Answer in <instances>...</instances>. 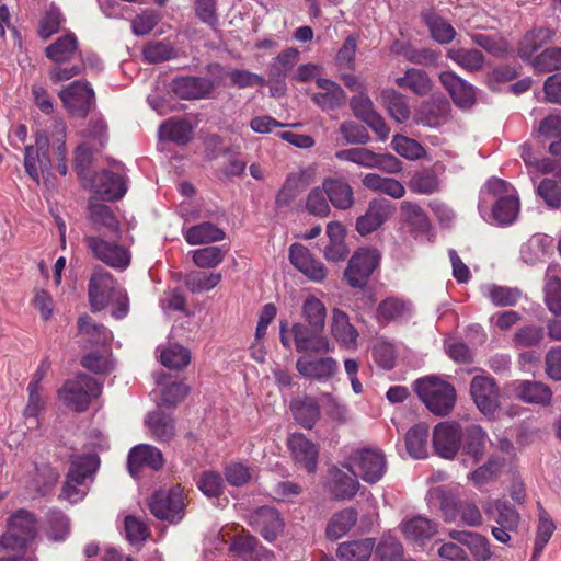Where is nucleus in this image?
Masks as SVG:
<instances>
[{
  "mask_svg": "<svg viewBox=\"0 0 561 561\" xmlns=\"http://www.w3.org/2000/svg\"><path fill=\"white\" fill-rule=\"evenodd\" d=\"M102 392V385L94 378L79 374L76 378L65 382L59 390L60 400L75 411H85L92 398H96Z\"/></svg>",
  "mask_w": 561,
  "mask_h": 561,
  "instance_id": "5",
  "label": "nucleus"
},
{
  "mask_svg": "<svg viewBox=\"0 0 561 561\" xmlns=\"http://www.w3.org/2000/svg\"><path fill=\"white\" fill-rule=\"evenodd\" d=\"M350 461L352 466L356 467L357 476L368 484L377 483L387 472V459L380 449L356 450L350 457Z\"/></svg>",
  "mask_w": 561,
  "mask_h": 561,
  "instance_id": "12",
  "label": "nucleus"
},
{
  "mask_svg": "<svg viewBox=\"0 0 561 561\" xmlns=\"http://www.w3.org/2000/svg\"><path fill=\"white\" fill-rule=\"evenodd\" d=\"M492 207V217L500 225L512 224L519 213V201L515 188L507 182L492 178L480 191V201L478 208L483 216L490 204Z\"/></svg>",
  "mask_w": 561,
  "mask_h": 561,
  "instance_id": "1",
  "label": "nucleus"
},
{
  "mask_svg": "<svg viewBox=\"0 0 561 561\" xmlns=\"http://www.w3.org/2000/svg\"><path fill=\"white\" fill-rule=\"evenodd\" d=\"M290 409L295 420L305 428H312L320 416V408L311 397L297 398L291 401Z\"/></svg>",
  "mask_w": 561,
  "mask_h": 561,
  "instance_id": "39",
  "label": "nucleus"
},
{
  "mask_svg": "<svg viewBox=\"0 0 561 561\" xmlns=\"http://www.w3.org/2000/svg\"><path fill=\"white\" fill-rule=\"evenodd\" d=\"M89 298L93 311H100L112 305V316L115 319H123L129 311L126 290L105 271H96L92 275L89 284Z\"/></svg>",
  "mask_w": 561,
  "mask_h": 561,
  "instance_id": "2",
  "label": "nucleus"
},
{
  "mask_svg": "<svg viewBox=\"0 0 561 561\" xmlns=\"http://www.w3.org/2000/svg\"><path fill=\"white\" fill-rule=\"evenodd\" d=\"M380 100L394 121L403 123L409 119L410 106L402 94L393 89H385L381 92Z\"/></svg>",
  "mask_w": 561,
  "mask_h": 561,
  "instance_id": "44",
  "label": "nucleus"
},
{
  "mask_svg": "<svg viewBox=\"0 0 561 561\" xmlns=\"http://www.w3.org/2000/svg\"><path fill=\"white\" fill-rule=\"evenodd\" d=\"M393 213V206L386 199H373L365 215L358 217L356 230L366 236L377 230Z\"/></svg>",
  "mask_w": 561,
  "mask_h": 561,
  "instance_id": "21",
  "label": "nucleus"
},
{
  "mask_svg": "<svg viewBox=\"0 0 561 561\" xmlns=\"http://www.w3.org/2000/svg\"><path fill=\"white\" fill-rule=\"evenodd\" d=\"M396 83L400 88L410 89L417 95H425L433 88L427 73L420 69H409L403 77L396 79Z\"/></svg>",
  "mask_w": 561,
  "mask_h": 561,
  "instance_id": "50",
  "label": "nucleus"
},
{
  "mask_svg": "<svg viewBox=\"0 0 561 561\" xmlns=\"http://www.w3.org/2000/svg\"><path fill=\"white\" fill-rule=\"evenodd\" d=\"M451 112L450 103L444 96H433L422 103L417 111V118L430 127H438L447 123Z\"/></svg>",
  "mask_w": 561,
  "mask_h": 561,
  "instance_id": "26",
  "label": "nucleus"
},
{
  "mask_svg": "<svg viewBox=\"0 0 561 561\" xmlns=\"http://www.w3.org/2000/svg\"><path fill=\"white\" fill-rule=\"evenodd\" d=\"M325 192L331 204L340 209H347L353 205L352 187L344 181L329 179L323 182Z\"/></svg>",
  "mask_w": 561,
  "mask_h": 561,
  "instance_id": "42",
  "label": "nucleus"
},
{
  "mask_svg": "<svg viewBox=\"0 0 561 561\" xmlns=\"http://www.w3.org/2000/svg\"><path fill=\"white\" fill-rule=\"evenodd\" d=\"M230 550L244 560H260L261 557L256 539L244 529L234 536Z\"/></svg>",
  "mask_w": 561,
  "mask_h": 561,
  "instance_id": "53",
  "label": "nucleus"
},
{
  "mask_svg": "<svg viewBox=\"0 0 561 561\" xmlns=\"http://www.w3.org/2000/svg\"><path fill=\"white\" fill-rule=\"evenodd\" d=\"M414 390L426 408L436 415L448 414L455 405V388L436 377L417 379Z\"/></svg>",
  "mask_w": 561,
  "mask_h": 561,
  "instance_id": "4",
  "label": "nucleus"
},
{
  "mask_svg": "<svg viewBox=\"0 0 561 561\" xmlns=\"http://www.w3.org/2000/svg\"><path fill=\"white\" fill-rule=\"evenodd\" d=\"M298 61V50L288 48L282 51L271 65V76L274 78H284L294 68Z\"/></svg>",
  "mask_w": 561,
  "mask_h": 561,
  "instance_id": "62",
  "label": "nucleus"
},
{
  "mask_svg": "<svg viewBox=\"0 0 561 561\" xmlns=\"http://www.w3.org/2000/svg\"><path fill=\"white\" fill-rule=\"evenodd\" d=\"M344 467L347 468V471L336 467L329 471V490L333 497L339 501L353 499L360 488L357 473L352 470L351 466L344 465Z\"/></svg>",
  "mask_w": 561,
  "mask_h": 561,
  "instance_id": "18",
  "label": "nucleus"
},
{
  "mask_svg": "<svg viewBox=\"0 0 561 561\" xmlns=\"http://www.w3.org/2000/svg\"><path fill=\"white\" fill-rule=\"evenodd\" d=\"M449 538L465 545L476 561H490L493 553L486 537L472 531L450 530Z\"/></svg>",
  "mask_w": 561,
  "mask_h": 561,
  "instance_id": "30",
  "label": "nucleus"
},
{
  "mask_svg": "<svg viewBox=\"0 0 561 561\" xmlns=\"http://www.w3.org/2000/svg\"><path fill=\"white\" fill-rule=\"evenodd\" d=\"M184 238L191 245L211 243L225 238V232L216 225L206 221L192 226L184 231Z\"/></svg>",
  "mask_w": 561,
  "mask_h": 561,
  "instance_id": "41",
  "label": "nucleus"
},
{
  "mask_svg": "<svg viewBox=\"0 0 561 561\" xmlns=\"http://www.w3.org/2000/svg\"><path fill=\"white\" fill-rule=\"evenodd\" d=\"M161 364L170 369H183L191 360L190 351L179 344H170L161 351Z\"/></svg>",
  "mask_w": 561,
  "mask_h": 561,
  "instance_id": "55",
  "label": "nucleus"
},
{
  "mask_svg": "<svg viewBox=\"0 0 561 561\" xmlns=\"http://www.w3.org/2000/svg\"><path fill=\"white\" fill-rule=\"evenodd\" d=\"M98 466L99 459L95 455L76 457L71 461L60 496L71 503L82 500L87 493L84 481L96 470Z\"/></svg>",
  "mask_w": 561,
  "mask_h": 561,
  "instance_id": "8",
  "label": "nucleus"
},
{
  "mask_svg": "<svg viewBox=\"0 0 561 561\" xmlns=\"http://www.w3.org/2000/svg\"><path fill=\"white\" fill-rule=\"evenodd\" d=\"M446 56L470 72L481 70L484 65V56L478 49L451 48Z\"/></svg>",
  "mask_w": 561,
  "mask_h": 561,
  "instance_id": "51",
  "label": "nucleus"
},
{
  "mask_svg": "<svg viewBox=\"0 0 561 561\" xmlns=\"http://www.w3.org/2000/svg\"><path fill=\"white\" fill-rule=\"evenodd\" d=\"M163 463L162 453L157 447L148 444L137 445L128 454L127 465L133 477H136L145 467L159 470Z\"/></svg>",
  "mask_w": 561,
  "mask_h": 561,
  "instance_id": "22",
  "label": "nucleus"
},
{
  "mask_svg": "<svg viewBox=\"0 0 561 561\" xmlns=\"http://www.w3.org/2000/svg\"><path fill=\"white\" fill-rule=\"evenodd\" d=\"M78 330L80 335L91 344L104 345L112 340V333L104 325L94 323L89 316L79 318Z\"/></svg>",
  "mask_w": 561,
  "mask_h": 561,
  "instance_id": "49",
  "label": "nucleus"
},
{
  "mask_svg": "<svg viewBox=\"0 0 561 561\" xmlns=\"http://www.w3.org/2000/svg\"><path fill=\"white\" fill-rule=\"evenodd\" d=\"M92 188L95 194L107 201L119 199L127 191L124 176L110 171L95 174Z\"/></svg>",
  "mask_w": 561,
  "mask_h": 561,
  "instance_id": "27",
  "label": "nucleus"
},
{
  "mask_svg": "<svg viewBox=\"0 0 561 561\" xmlns=\"http://www.w3.org/2000/svg\"><path fill=\"white\" fill-rule=\"evenodd\" d=\"M442 511L444 519L448 523L455 522L457 516L465 525L470 527H478L483 523L480 508L471 501H459L454 506L446 501L442 504Z\"/></svg>",
  "mask_w": 561,
  "mask_h": 561,
  "instance_id": "28",
  "label": "nucleus"
},
{
  "mask_svg": "<svg viewBox=\"0 0 561 561\" xmlns=\"http://www.w3.org/2000/svg\"><path fill=\"white\" fill-rule=\"evenodd\" d=\"M58 95L73 116H87L93 105L94 92L88 82L75 81L62 89Z\"/></svg>",
  "mask_w": 561,
  "mask_h": 561,
  "instance_id": "13",
  "label": "nucleus"
},
{
  "mask_svg": "<svg viewBox=\"0 0 561 561\" xmlns=\"http://www.w3.org/2000/svg\"><path fill=\"white\" fill-rule=\"evenodd\" d=\"M421 19L436 42L439 44H448L454 41L457 34L456 30L433 8L424 9L421 13Z\"/></svg>",
  "mask_w": 561,
  "mask_h": 561,
  "instance_id": "35",
  "label": "nucleus"
},
{
  "mask_svg": "<svg viewBox=\"0 0 561 561\" xmlns=\"http://www.w3.org/2000/svg\"><path fill=\"white\" fill-rule=\"evenodd\" d=\"M428 426L419 423L410 428L405 435V445L408 453L414 458H425L427 456Z\"/></svg>",
  "mask_w": 561,
  "mask_h": 561,
  "instance_id": "46",
  "label": "nucleus"
},
{
  "mask_svg": "<svg viewBox=\"0 0 561 561\" xmlns=\"http://www.w3.org/2000/svg\"><path fill=\"white\" fill-rule=\"evenodd\" d=\"M150 512L159 519L179 523L184 516L186 495L180 485L157 491L149 500Z\"/></svg>",
  "mask_w": 561,
  "mask_h": 561,
  "instance_id": "7",
  "label": "nucleus"
},
{
  "mask_svg": "<svg viewBox=\"0 0 561 561\" xmlns=\"http://www.w3.org/2000/svg\"><path fill=\"white\" fill-rule=\"evenodd\" d=\"M331 334L342 347H357L358 332L350 323L348 316L337 308L332 311Z\"/></svg>",
  "mask_w": 561,
  "mask_h": 561,
  "instance_id": "31",
  "label": "nucleus"
},
{
  "mask_svg": "<svg viewBox=\"0 0 561 561\" xmlns=\"http://www.w3.org/2000/svg\"><path fill=\"white\" fill-rule=\"evenodd\" d=\"M537 194L550 208L561 207V185L552 179H543L537 186Z\"/></svg>",
  "mask_w": 561,
  "mask_h": 561,
  "instance_id": "64",
  "label": "nucleus"
},
{
  "mask_svg": "<svg viewBox=\"0 0 561 561\" xmlns=\"http://www.w3.org/2000/svg\"><path fill=\"white\" fill-rule=\"evenodd\" d=\"M290 263L301 272L309 280L322 283L327 277V268L322 262L317 260L310 251L295 243L289 248Z\"/></svg>",
  "mask_w": 561,
  "mask_h": 561,
  "instance_id": "17",
  "label": "nucleus"
},
{
  "mask_svg": "<svg viewBox=\"0 0 561 561\" xmlns=\"http://www.w3.org/2000/svg\"><path fill=\"white\" fill-rule=\"evenodd\" d=\"M463 438V453L472 457L473 461L477 462L482 459L488 436L486 433L479 425H470L462 432Z\"/></svg>",
  "mask_w": 561,
  "mask_h": 561,
  "instance_id": "40",
  "label": "nucleus"
},
{
  "mask_svg": "<svg viewBox=\"0 0 561 561\" xmlns=\"http://www.w3.org/2000/svg\"><path fill=\"white\" fill-rule=\"evenodd\" d=\"M46 57L54 64L48 76L53 83L68 81L82 71V66L62 67L80 56L79 42L73 33L58 37L45 48Z\"/></svg>",
  "mask_w": 561,
  "mask_h": 561,
  "instance_id": "3",
  "label": "nucleus"
},
{
  "mask_svg": "<svg viewBox=\"0 0 561 561\" xmlns=\"http://www.w3.org/2000/svg\"><path fill=\"white\" fill-rule=\"evenodd\" d=\"M302 323H294L290 329L296 351L299 353L327 354L333 351L329 339Z\"/></svg>",
  "mask_w": 561,
  "mask_h": 561,
  "instance_id": "14",
  "label": "nucleus"
},
{
  "mask_svg": "<svg viewBox=\"0 0 561 561\" xmlns=\"http://www.w3.org/2000/svg\"><path fill=\"white\" fill-rule=\"evenodd\" d=\"M514 391L520 400L527 403L548 405L552 399L551 389L539 381H516Z\"/></svg>",
  "mask_w": 561,
  "mask_h": 561,
  "instance_id": "36",
  "label": "nucleus"
},
{
  "mask_svg": "<svg viewBox=\"0 0 561 561\" xmlns=\"http://www.w3.org/2000/svg\"><path fill=\"white\" fill-rule=\"evenodd\" d=\"M337 362L332 357L312 358L304 355L296 362V368L300 375L319 381L331 379L337 371Z\"/></svg>",
  "mask_w": 561,
  "mask_h": 561,
  "instance_id": "20",
  "label": "nucleus"
},
{
  "mask_svg": "<svg viewBox=\"0 0 561 561\" xmlns=\"http://www.w3.org/2000/svg\"><path fill=\"white\" fill-rule=\"evenodd\" d=\"M399 527L407 540L420 546L432 539L438 531L434 520L420 515L402 520Z\"/></svg>",
  "mask_w": 561,
  "mask_h": 561,
  "instance_id": "24",
  "label": "nucleus"
},
{
  "mask_svg": "<svg viewBox=\"0 0 561 561\" xmlns=\"http://www.w3.org/2000/svg\"><path fill=\"white\" fill-rule=\"evenodd\" d=\"M36 534V523L25 510L14 513L8 523V529L0 539V546L7 550L24 549Z\"/></svg>",
  "mask_w": 561,
  "mask_h": 561,
  "instance_id": "10",
  "label": "nucleus"
},
{
  "mask_svg": "<svg viewBox=\"0 0 561 561\" xmlns=\"http://www.w3.org/2000/svg\"><path fill=\"white\" fill-rule=\"evenodd\" d=\"M159 135L163 139L185 145L192 138V126L186 119H169L160 125Z\"/></svg>",
  "mask_w": 561,
  "mask_h": 561,
  "instance_id": "48",
  "label": "nucleus"
},
{
  "mask_svg": "<svg viewBox=\"0 0 561 561\" xmlns=\"http://www.w3.org/2000/svg\"><path fill=\"white\" fill-rule=\"evenodd\" d=\"M357 519L358 512L353 507L335 512L327 524L325 537L331 541L339 540L356 525Z\"/></svg>",
  "mask_w": 561,
  "mask_h": 561,
  "instance_id": "34",
  "label": "nucleus"
},
{
  "mask_svg": "<svg viewBox=\"0 0 561 561\" xmlns=\"http://www.w3.org/2000/svg\"><path fill=\"white\" fill-rule=\"evenodd\" d=\"M375 547L373 538L344 541L337 546L336 557L340 561H368Z\"/></svg>",
  "mask_w": 561,
  "mask_h": 561,
  "instance_id": "33",
  "label": "nucleus"
},
{
  "mask_svg": "<svg viewBox=\"0 0 561 561\" xmlns=\"http://www.w3.org/2000/svg\"><path fill=\"white\" fill-rule=\"evenodd\" d=\"M470 394L484 415H492L499 408V390L494 379L489 376H474L470 383Z\"/></svg>",
  "mask_w": 561,
  "mask_h": 561,
  "instance_id": "16",
  "label": "nucleus"
},
{
  "mask_svg": "<svg viewBox=\"0 0 561 561\" xmlns=\"http://www.w3.org/2000/svg\"><path fill=\"white\" fill-rule=\"evenodd\" d=\"M146 423L152 435L159 440H169L174 435L172 419L160 410L150 413Z\"/></svg>",
  "mask_w": 561,
  "mask_h": 561,
  "instance_id": "54",
  "label": "nucleus"
},
{
  "mask_svg": "<svg viewBox=\"0 0 561 561\" xmlns=\"http://www.w3.org/2000/svg\"><path fill=\"white\" fill-rule=\"evenodd\" d=\"M462 439V431L457 423L440 422L434 427L433 445L435 451L443 458L453 459Z\"/></svg>",
  "mask_w": 561,
  "mask_h": 561,
  "instance_id": "15",
  "label": "nucleus"
},
{
  "mask_svg": "<svg viewBox=\"0 0 561 561\" xmlns=\"http://www.w3.org/2000/svg\"><path fill=\"white\" fill-rule=\"evenodd\" d=\"M484 513L489 519L496 523L491 529L492 536L502 543L511 541V533L516 531L520 516L507 501L491 500L484 505Z\"/></svg>",
  "mask_w": 561,
  "mask_h": 561,
  "instance_id": "6",
  "label": "nucleus"
},
{
  "mask_svg": "<svg viewBox=\"0 0 561 561\" xmlns=\"http://www.w3.org/2000/svg\"><path fill=\"white\" fill-rule=\"evenodd\" d=\"M380 254L375 249L360 248L350 259L344 276L352 287L363 288L377 268Z\"/></svg>",
  "mask_w": 561,
  "mask_h": 561,
  "instance_id": "11",
  "label": "nucleus"
},
{
  "mask_svg": "<svg viewBox=\"0 0 561 561\" xmlns=\"http://www.w3.org/2000/svg\"><path fill=\"white\" fill-rule=\"evenodd\" d=\"M301 313L308 328L314 331H322L325 325L327 308L316 296L308 295L301 306Z\"/></svg>",
  "mask_w": 561,
  "mask_h": 561,
  "instance_id": "43",
  "label": "nucleus"
},
{
  "mask_svg": "<svg viewBox=\"0 0 561 561\" xmlns=\"http://www.w3.org/2000/svg\"><path fill=\"white\" fill-rule=\"evenodd\" d=\"M305 187L301 173H290L276 196L278 207L289 205Z\"/></svg>",
  "mask_w": 561,
  "mask_h": 561,
  "instance_id": "59",
  "label": "nucleus"
},
{
  "mask_svg": "<svg viewBox=\"0 0 561 561\" xmlns=\"http://www.w3.org/2000/svg\"><path fill=\"white\" fill-rule=\"evenodd\" d=\"M287 444L296 463L308 472H314L319 454L318 447L300 433L291 434Z\"/></svg>",
  "mask_w": 561,
  "mask_h": 561,
  "instance_id": "23",
  "label": "nucleus"
},
{
  "mask_svg": "<svg viewBox=\"0 0 561 561\" xmlns=\"http://www.w3.org/2000/svg\"><path fill=\"white\" fill-rule=\"evenodd\" d=\"M89 209L90 220L95 229L101 230L102 228H105L117 234L118 221L108 206L91 199L89 203Z\"/></svg>",
  "mask_w": 561,
  "mask_h": 561,
  "instance_id": "52",
  "label": "nucleus"
},
{
  "mask_svg": "<svg viewBox=\"0 0 561 561\" xmlns=\"http://www.w3.org/2000/svg\"><path fill=\"white\" fill-rule=\"evenodd\" d=\"M250 524L268 541L274 540L284 527L279 513L267 506L256 510L251 516Z\"/></svg>",
  "mask_w": 561,
  "mask_h": 561,
  "instance_id": "29",
  "label": "nucleus"
},
{
  "mask_svg": "<svg viewBox=\"0 0 561 561\" xmlns=\"http://www.w3.org/2000/svg\"><path fill=\"white\" fill-rule=\"evenodd\" d=\"M335 158L341 161L353 162L363 168H374L376 153L365 147H353L335 152Z\"/></svg>",
  "mask_w": 561,
  "mask_h": 561,
  "instance_id": "57",
  "label": "nucleus"
},
{
  "mask_svg": "<svg viewBox=\"0 0 561 561\" xmlns=\"http://www.w3.org/2000/svg\"><path fill=\"white\" fill-rule=\"evenodd\" d=\"M439 80L458 107L468 110L473 106L476 103V91L470 83L453 71H443L439 75Z\"/></svg>",
  "mask_w": 561,
  "mask_h": 561,
  "instance_id": "19",
  "label": "nucleus"
},
{
  "mask_svg": "<svg viewBox=\"0 0 561 561\" xmlns=\"http://www.w3.org/2000/svg\"><path fill=\"white\" fill-rule=\"evenodd\" d=\"M549 248L550 241L546 236H533L522 245L520 257L525 263L535 265L546 257Z\"/></svg>",
  "mask_w": 561,
  "mask_h": 561,
  "instance_id": "47",
  "label": "nucleus"
},
{
  "mask_svg": "<svg viewBox=\"0 0 561 561\" xmlns=\"http://www.w3.org/2000/svg\"><path fill=\"white\" fill-rule=\"evenodd\" d=\"M316 83L319 91L311 95V100L322 111L336 110L345 103L346 94L336 82L325 78H318Z\"/></svg>",
  "mask_w": 561,
  "mask_h": 561,
  "instance_id": "25",
  "label": "nucleus"
},
{
  "mask_svg": "<svg viewBox=\"0 0 561 561\" xmlns=\"http://www.w3.org/2000/svg\"><path fill=\"white\" fill-rule=\"evenodd\" d=\"M28 401L24 409V417L27 422L28 428H37L38 427V415L43 411L45 402L39 394V391L35 389V383H28Z\"/></svg>",
  "mask_w": 561,
  "mask_h": 561,
  "instance_id": "60",
  "label": "nucleus"
},
{
  "mask_svg": "<svg viewBox=\"0 0 561 561\" xmlns=\"http://www.w3.org/2000/svg\"><path fill=\"white\" fill-rule=\"evenodd\" d=\"M83 241L93 257L104 264L116 270H125L129 266L130 253L116 240L102 236H85Z\"/></svg>",
  "mask_w": 561,
  "mask_h": 561,
  "instance_id": "9",
  "label": "nucleus"
},
{
  "mask_svg": "<svg viewBox=\"0 0 561 561\" xmlns=\"http://www.w3.org/2000/svg\"><path fill=\"white\" fill-rule=\"evenodd\" d=\"M191 253L194 264L199 268L216 267L225 257V251L220 247H207L194 250Z\"/></svg>",
  "mask_w": 561,
  "mask_h": 561,
  "instance_id": "61",
  "label": "nucleus"
},
{
  "mask_svg": "<svg viewBox=\"0 0 561 561\" xmlns=\"http://www.w3.org/2000/svg\"><path fill=\"white\" fill-rule=\"evenodd\" d=\"M51 145L55 149V154L57 157L58 164L57 170L61 175L67 174V163H66V148H65V138H66V125L61 121H55L51 127Z\"/></svg>",
  "mask_w": 561,
  "mask_h": 561,
  "instance_id": "58",
  "label": "nucleus"
},
{
  "mask_svg": "<svg viewBox=\"0 0 561 561\" xmlns=\"http://www.w3.org/2000/svg\"><path fill=\"white\" fill-rule=\"evenodd\" d=\"M220 273L191 272L185 277V285L192 293L208 291L221 280Z\"/></svg>",
  "mask_w": 561,
  "mask_h": 561,
  "instance_id": "56",
  "label": "nucleus"
},
{
  "mask_svg": "<svg viewBox=\"0 0 561 561\" xmlns=\"http://www.w3.org/2000/svg\"><path fill=\"white\" fill-rule=\"evenodd\" d=\"M439 182L433 171L424 170L413 175L410 181L412 192L420 194H432L438 191Z\"/></svg>",
  "mask_w": 561,
  "mask_h": 561,
  "instance_id": "63",
  "label": "nucleus"
},
{
  "mask_svg": "<svg viewBox=\"0 0 561 561\" xmlns=\"http://www.w3.org/2000/svg\"><path fill=\"white\" fill-rule=\"evenodd\" d=\"M412 314V306L409 301L399 297H388L379 302L376 318L380 323L391 321H404Z\"/></svg>",
  "mask_w": 561,
  "mask_h": 561,
  "instance_id": "32",
  "label": "nucleus"
},
{
  "mask_svg": "<svg viewBox=\"0 0 561 561\" xmlns=\"http://www.w3.org/2000/svg\"><path fill=\"white\" fill-rule=\"evenodd\" d=\"M362 182L367 190L386 194L396 199L403 197L405 194L403 184L392 178H383L376 173H368L363 178Z\"/></svg>",
  "mask_w": 561,
  "mask_h": 561,
  "instance_id": "38",
  "label": "nucleus"
},
{
  "mask_svg": "<svg viewBox=\"0 0 561 561\" xmlns=\"http://www.w3.org/2000/svg\"><path fill=\"white\" fill-rule=\"evenodd\" d=\"M481 290L497 307L515 306L522 298V291L513 287L489 284L482 286Z\"/></svg>",
  "mask_w": 561,
  "mask_h": 561,
  "instance_id": "45",
  "label": "nucleus"
},
{
  "mask_svg": "<svg viewBox=\"0 0 561 561\" xmlns=\"http://www.w3.org/2000/svg\"><path fill=\"white\" fill-rule=\"evenodd\" d=\"M211 90L213 83L206 78L184 77L173 82V91L175 94L185 100L205 98Z\"/></svg>",
  "mask_w": 561,
  "mask_h": 561,
  "instance_id": "37",
  "label": "nucleus"
}]
</instances>
